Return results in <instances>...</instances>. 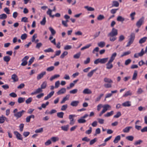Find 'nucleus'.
<instances>
[{"instance_id":"obj_52","label":"nucleus","mask_w":147,"mask_h":147,"mask_svg":"<svg viewBox=\"0 0 147 147\" xmlns=\"http://www.w3.org/2000/svg\"><path fill=\"white\" fill-rule=\"evenodd\" d=\"M44 51L45 53L47 52H54L53 50L51 48H50L47 49L45 50Z\"/></svg>"},{"instance_id":"obj_17","label":"nucleus","mask_w":147,"mask_h":147,"mask_svg":"<svg viewBox=\"0 0 147 147\" xmlns=\"http://www.w3.org/2000/svg\"><path fill=\"white\" fill-rule=\"evenodd\" d=\"M35 116L34 115H30L27 116L26 118V122L28 123L30 121V119L32 118L34 119V118Z\"/></svg>"},{"instance_id":"obj_5","label":"nucleus","mask_w":147,"mask_h":147,"mask_svg":"<svg viewBox=\"0 0 147 147\" xmlns=\"http://www.w3.org/2000/svg\"><path fill=\"white\" fill-rule=\"evenodd\" d=\"M29 58V57L27 56H25L22 60V63L21 65L22 66H25L28 63L27 60Z\"/></svg>"},{"instance_id":"obj_50","label":"nucleus","mask_w":147,"mask_h":147,"mask_svg":"<svg viewBox=\"0 0 147 147\" xmlns=\"http://www.w3.org/2000/svg\"><path fill=\"white\" fill-rule=\"evenodd\" d=\"M105 18L104 16L103 15H100L97 18V19L98 20H101Z\"/></svg>"},{"instance_id":"obj_8","label":"nucleus","mask_w":147,"mask_h":147,"mask_svg":"<svg viewBox=\"0 0 147 147\" xmlns=\"http://www.w3.org/2000/svg\"><path fill=\"white\" fill-rule=\"evenodd\" d=\"M25 111L22 110L21 111L18 112L14 114V116L17 118H20L25 112Z\"/></svg>"},{"instance_id":"obj_39","label":"nucleus","mask_w":147,"mask_h":147,"mask_svg":"<svg viewBox=\"0 0 147 147\" xmlns=\"http://www.w3.org/2000/svg\"><path fill=\"white\" fill-rule=\"evenodd\" d=\"M131 52L130 51H127L123 53V54L121 56V57H123L124 56L128 55L130 54Z\"/></svg>"},{"instance_id":"obj_19","label":"nucleus","mask_w":147,"mask_h":147,"mask_svg":"<svg viewBox=\"0 0 147 147\" xmlns=\"http://www.w3.org/2000/svg\"><path fill=\"white\" fill-rule=\"evenodd\" d=\"M69 127V125H64L61 126V128L63 130L66 131L68 130Z\"/></svg>"},{"instance_id":"obj_31","label":"nucleus","mask_w":147,"mask_h":147,"mask_svg":"<svg viewBox=\"0 0 147 147\" xmlns=\"http://www.w3.org/2000/svg\"><path fill=\"white\" fill-rule=\"evenodd\" d=\"M105 45V43L104 42L102 41L98 43V45L99 47L101 48L104 47Z\"/></svg>"},{"instance_id":"obj_42","label":"nucleus","mask_w":147,"mask_h":147,"mask_svg":"<svg viewBox=\"0 0 147 147\" xmlns=\"http://www.w3.org/2000/svg\"><path fill=\"white\" fill-rule=\"evenodd\" d=\"M49 29L51 33V34L52 35H54L55 34L56 31L53 28L51 27H50L49 28Z\"/></svg>"},{"instance_id":"obj_30","label":"nucleus","mask_w":147,"mask_h":147,"mask_svg":"<svg viewBox=\"0 0 147 147\" xmlns=\"http://www.w3.org/2000/svg\"><path fill=\"white\" fill-rule=\"evenodd\" d=\"M84 8L87 9V10L89 11H93L94 10V9L93 8L91 7H89L88 6H85L84 7Z\"/></svg>"},{"instance_id":"obj_40","label":"nucleus","mask_w":147,"mask_h":147,"mask_svg":"<svg viewBox=\"0 0 147 147\" xmlns=\"http://www.w3.org/2000/svg\"><path fill=\"white\" fill-rule=\"evenodd\" d=\"M132 94L131 92L129 90L127 91L123 95V96L124 97H126L129 95L131 96Z\"/></svg>"},{"instance_id":"obj_13","label":"nucleus","mask_w":147,"mask_h":147,"mask_svg":"<svg viewBox=\"0 0 147 147\" xmlns=\"http://www.w3.org/2000/svg\"><path fill=\"white\" fill-rule=\"evenodd\" d=\"M66 90L65 88H62L57 92L58 95L64 94L66 92Z\"/></svg>"},{"instance_id":"obj_21","label":"nucleus","mask_w":147,"mask_h":147,"mask_svg":"<svg viewBox=\"0 0 147 147\" xmlns=\"http://www.w3.org/2000/svg\"><path fill=\"white\" fill-rule=\"evenodd\" d=\"M92 92L91 90L88 88L85 89L83 91V93L84 94H90L92 93Z\"/></svg>"},{"instance_id":"obj_60","label":"nucleus","mask_w":147,"mask_h":147,"mask_svg":"<svg viewBox=\"0 0 147 147\" xmlns=\"http://www.w3.org/2000/svg\"><path fill=\"white\" fill-rule=\"evenodd\" d=\"M104 95V94H100V95L95 100V101L97 102L99 101L101 98V97L103 96Z\"/></svg>"},{"instance_id":"obj_20","label":"nucleus","mask_w":147,"mask_h":147,"mask_svg":"<svg viewBox=\"0 0 147 147\" xmlns=\"http://www.w3.org/2000/svg\"><path fill=\"white\" fill-rule=\"evenodd\" d=\"M5 119H7V118L3 115H2L1 116H0V123H3Z\"/></svg>"},{"instance_id":"obj_62","label":"nucleus","mask_w":147,"mask_h":147,"mask_svg":"<svg viewBox=\"0 0 147 147\" xmlns=\"http://www.w3.org/2000/svg\"><path fill=\"white\" fill-rule=\"evenodd\" d=\"M100 130L99 128L96 129L95 130L94 136H96L97 134H100Z\"/></svg>"},{"instance_id":"obj_37","label":"nucleus","mask_w":147,"mask_h":147,"mask_svg":"<svg viewBox=\"0 0 147 147\" xmlns=\"http://www.w3.org/2000/svg\"><path fill=\"white\" fill-rule=\"evenodd\" d=\"M78 122L80 123H84L86 122V120L81 117L80 119L78 120Z\"/></svg>"},{"instance_id":"obj_27","label":"nucleus","mask_w":147,"mask_h":147,"mask_svg":"<svg viewBox=\"0 0 147 147\" xmlns=\"http://www.w3.org/2000/svg\"><path fill=\"white\" fill-rule=\"evenodd\" d=\"M121 139V137L120 136H117L115 138L113 141V142L115 143H117Z\"/></svg>"},{"instance_id":"obj_14","label":"nucleus","mask_w":147,"mask_h":147,"mask_svg":"<svg viewBox=\"0 0 147 147\" xmlns=\"http://www.w3.org/2000/svg\"><path fill=\"white\" fill-rule=\"evenodd\" d=\"M46 72L45 71H43L41 72L40 74H38L37 76V79L39 80L42 78L43 76L46 74Z\"/></svg>"},{"instance_id":"obj_58","label":"nucleus","mask_w":147,"mask_h":147,"mask_svg":"<svg viewBox=\"0 0 147 147\" xmlns=\"http://www.w3.org/2000/svg\"><path fill=\"white\" fill-rule=\"evenodd\" d=\"M34 57H32V58L30 59L28 63V65H30L32 63V62L34 61Z\"/></svg>"},{"instance_id":"obj_3","label":"nucleus","mask_w":147,"mask_h":147,"mask_svg":"<svg viewBox=\"0 0 147 147\" xmlns=\"http://www.w3.org/2000/svg\"><path fill=\"white\" fill-rule=\"evenodd\" d=\"M52 11L50 9H49L48 10L47 12V14L50 16V17L53 18L54 16H55L57 17H59L61 16L60 13H56L55 15H52Z\"/></svg>"},{"instance_id":"obj_63","label":"nucleus","mask_w":147,"mask_h":147,"mask_svg":"<svg viewBox=\"0 0 147 147\" xmlns=\"http://www.w3.org/2000/svg\"><path fill=\"white\" fill-rule=\"evenodd\" d=\"M37 37V34H35L33 36L32 39V42H34L35 39Z\"/></svg>"},{"instance_id":"obj_9","label":"nucleus","mask_w":147,"mask_h":147,"mask_svg":"<svg viewBox=\"0 0 147 147\" xmlns=\"http://www.w3.org/2000/svg\"><path fill=\"white\" fill-rule=\"evenodd\" d=\"M14 134L16 136V138L19 140H22V135L18 131H15L14 132Z\"/></svg>"},{"instance_id":"obj_22","label":"nucleus","mask_w":147,"mask_h":147,"mask_svg":"<svg viewBox=\"0 0 147 147\" xmlns=\"http://www.w3.org/2000/svg\"><path fill=\"white\" fill-rule=\"evenodd\" d=\"M147 40V37H144L140 40L139 42L140 44H141L144 43Z\"/></svg>"},{"instance_id":"obj_10","label":"nucleus","mask_w":147,"mask_h":147,"mask_svg":"<svg viewBox=\"0 0 147 147\" xmlns=\"http://www.w3.org/2000/svg\"><path fill=\"white\" fill-rule=\"evenodd\" d=\"M112 62L109 61L106 64V68L108 69H110L113 68V65L111 63Z\"/></svg>"},{"instance_id":"obj_24","label":"nucleus","mask_w":147,"mask_h":147,"mask_svg":"<svg viewBox=\"0 0 147 147\" xmlns=\"http://www.w3.org/2000/svg\"><path fill=\"white\" fill-rule=\"evenodd\" d=\"M119 5L118 2L117 1H114L112 2V7H118Z\"/></svg>"},{"instance_id":"obj_18","label":"nucleus","mask_w":147,"mask_h":147,"mask_svg":"<svg viewBox=\"0 0 147 147\" xmlns=\"http://www.w3.org/2000/svg\"><path fill=\"white\" fill-rule=\"evenodd\" d=\"M117 55V53L116 52L114 53H113L109 61L112 62H113V60L115 59V58L116 57Z\"/></svg>"},{"instance_id":"obj_6","label":"nucleus","mask_w":147,"mask_h":147,"mask_svg":"<svg viewBox=\"0 0 147 147\" xmlns=\"http://www.w3.org/2000/svg\"><path fill=\"white\" fill-rule=\"evenodd\" d=\"M76 116L74 115H69V118L70 120L69 124L70 125H73L75 121H74L73 117Z\"/></svg>"},{"instance_id":"obj_29","label":"nucleus","mask_w":147,"mask_h":147,"mask_svg":"<svg viewBox=\"0 0 147 147\" xmlns=\"http://www.w3.org/2000/svg\"><path fill=\"white\" fill-rule=\"evenodd\" d=\"M11 59L10 57L8 56H6L4 57L3 58V60L6 62L9 61Z\"/></svg>"},{"instance_id":"obj_56","label":"nucleus","mask_w":147,"mask_h":147,"mask_svg":"<svg viewBox=\"0 0 147 147\" xmlns=\"http://www.w3.org/2000/svg\"><path fill=\"white\" fill-rule=\"evenodd\" d=\"M143 141L142 140H139L135 142L134 143V144L136 145H139Z\"/></svg>"},{"instance_id":"obj_26","label":"nucleus","mask_w":147,"mask_h":147,"mask_svg":"<svg viewBox=\"0 0 147 147\" xmlns=\"http://www.w3.org/2000/svg\"><path fill=\"white\" fill-rule=\"evenodd\" d=\"M132 128V127L131 126L126 127L123 129V131L124 133H128L130 129Z\"/></svg>"},{"instance_id":"obj_1","label":"nucleus","mask_w":147,"mask_h":147,"mask_svg":"<svg viewBox=\"0 0 147 147\" xmlns=\"http://www.w3.org/2000/svg\"><path fill=\"white\" fill-rule=\"evenodd\" d=\"M117 34V30L113 28H112L111 32L108 34L107 36L109 37V40L110 41L113 42L117 38L115 36Z\"/></svg>"},{"instance_id":"obj_28","label":"nucleus","mask_w":147,"mask_h":147,"mask_svg":"<svg viewBox=\"0 0 147 147\" xmlns=\"http://www.w3.org/2000/svg\"><path fill=\"white\" fill-rule=\"evenodd\" d=\"M138 75V71L136 70H135L132 78V80H135L136 79V77Z\"/></svg>"},{"instance_id":"obj_25","label":"nucleus","mask_w":147,"mask_h":147,"mask_svg":"<svg viewBox=\"0 0 147 147\" xmlns=\"http://www.w3.org/2000/svg\"><path fill=\"white\" fill-rule=\"evenodd\" d=\"M108 59V57L102 59H100V63L102 64L105 63L107 61Z\"/></svg>"},{"instance_id":"obj_61","label":"nucleus","mask_w":147,"mask_h":147,"mask_svg":"<svg viewBox=\"0 0 147 147\" xmlns=\"http://www.w3.org/2000/svg\"><path fill=\"white\" fill-rule=\"evenodd\" d=\"M121 114L120 112H117V114L114 116V117L115 118H118L121 115Z\"/></svg>"},{"instance_id":"obj_48","label":"nucleus","mask_w":147,"mask_h":147,"mask_svg":"<svg viewBox=\"0 0 147 147\" xmlns=\"http://www.w3.org/2000/svg\"><path fill=\"white\" fill-rule=\"evenodd\" d=\"M91 46V45L90 44H88L86 45L84 47L82 48H81V51H82L86 49H88Z\"/></svg>"},{"instance_id":"obj_33","label":"nucleus","mask_w":147,"mask_h":147,"mask_svg":"<svg viewBox=\"0 0 147 147\" xmlns=\"http://www.w3.org/2000/svg\"><path fill=\"white\" fill-rule=\"evenodd\" d=\"M113 113L114 111H111V112H108L106 114H105L104 115V116L105 117H109L113 115Z\"/></svg>"},{"instance_id":"obj_51","label":"nucleus","mask_w":147,"mask_h":147,"mask_svg":"<svg viewBox=\"0 0 147 147\" xmlns=\"http://www.w3.org/2000/svg\"><path fill=\"white\" fill-rule=\"evenodd\" d=\"M97 138H95L94 139L92 140L90 142V144L91 145H92L97 141Z\"/></svg>"},{"instance_id":"obj_16","label":"nucleus","mask_w":147,"mask_h":147,"mask_svg":"<svg viewBox=\"0 0 147 147\" xmlns=\"http://www.w3.org/2000/svg\"><path fill=\"white\" fill-rule=\"evenodd\" d=\"M122 105L125 107H129L131 106V102L129 101H127L122 104Z\"/></svg>"},{"instance_id":"obj_64","label":"nucleus","mask_w":147,"mask_h":147,"mask_svg":"<svg viewBox=\"0 0 147 147\" xmlns=\"http://www.w3.org/2000/svg\"><path fill=\"white\" fill-rule=\"evenodd\" d=\"M125 39L124 36L122 35H120L119 37V42H121L123 41Z\"/></svg>"},{"instance_id":"obj_49","label":"nucleus","mask_w":147,"mask_h":147,"mask_svg":"<svg viewBox=\"0 0 147 147\" xmlns=\"http://www.w3.org/2000/svg\"><path fill=\"white\" fill-rule=\"evenodd\" d=\"M78 89H75L72 90H70L69 92L71 94H75L77 93L78 92Z\"/></svg>"},{"instance_id":"obj_36","label":"nucleus","mask_w":147,"mask_h":147,"mask_svg":"<svg viewBox=\"0 0 147 147\" xmlns=\"http://www.w3.org/2000/svg\"><path fill=\"white\" fill-rule=\"evenodd\" d=\"M25 100V98H24L19 97L18 98V103H20L23 102Z\"/></svg>"},{"instance_id":"obj_38","label":"nucleus","mask_w":147,"mask_h":147,"mask_svg":"<svg viewBox=\"0 0 147 147\" xmlns=\"http://www.w3.org/2000/svg\"><path fill=\"white\" fill-rule=\"evenodd\" d=\"M60 77V75L59 74H56L55 75L53 76H52L50 78V80L51 81H52L53 80H54V79Z\"/></svg>"},{"instance_id":"obj_7","label":"nucleus","mask_w":147,"mask_h":147,"mask_svg":"<svg viewBox=\"0 0 147 147\" xmlns=\"http://www.w3.org/2000/svg\"><path fill=\"white\" fill-rule=\"evenodd\" d=\"M103 109L102 110L104 113H105L109 109H110L111 107L108 104H106L103 105L102 106Z\"/></svg>"},{"instance_id":"obj_4","label":"nucleus","mask_w":147,"mask_h":147,"mask_svg":"<svg viewBox=\"0 0 147 147\" xmlns=\"http://www.w3.org/2000/svg\"><path fill=\"white\" fill-rule=\"evenodd\" d=\"M144 17H142L137 22L136 25L138 28H140L142 24L144 22Z\"/></svg>"},{"instance_id":"obj_11","label":"nucleus","mask_w":147,"mask_h":147,"mask_svg":"<svg viewBox=\"0 0 147 147\" xmlns=\"http://www.w3.org/2000/svg\"><path fill=\"white\" fill-rule=\"evenodd\" d=\"M79 103L78 100H75L72 101L70 103V105L73 107H77Z\"/></svg>"},{"instance_id":"obj_44","label":"nucleus","mask_w":147,"mask_h":147,"mask_svg":"<svg viewBox=\"0 0 147 147\" xmlns=\"http://www.w3.org/2000/svg\"><path fill=\"white\" fill-rule=\"evenodd\" d=\"M7 18V15L4 13L0 15V19H4Z\"/></svg>"},{"instance_id":"obj_23","label":"nucleus","mask_w":147,"mask_h":147,"mask_svg":"<svg viewBox=\"0 0 147 147\" xmlns=\"http://www.w3.org/2000/svg\"><path fill=\"white\" fill-rule=\"evenodd\" d=\"M97 70V69L96 68L94 69L92 71H91L90 72H89L88 74H87V76L89 77H91L92 76L93 73L94 72H95L96 70Z\"/></svg>"},{"instance_id":"obj_12","label":"nucleus","mask_w":147,"mask_h":147,"mask_svg":"<svg viewBox=\"0 0 147 147\" xmlns=\"http://www.w3.org/2000/svg\"><path fill=\"white\" fill-rule=\"evenodd\" d=\"M54 93V91H51L47 95V96L45 97L44 99V100H48L49 98L51 97L53 95Z\"/></svg>"},{"instance_id":"obj_43","label":"nucleus","mask_w":147,"mask_h":147,"mask_svg":"<svg viewBox=\"0 0 147 147\" xmlns=\"http://www.w3.org/2000/svg\"><path fill=\"white\" fill-rule=\"evenodd\" d=\"M67 54L68 52L67 51H64L61 54L60 56V58L61 59H63L64 58L65 56L67 55Z\"/></svg>"},{"instance_id":"obj_34","label":"nucleus","mask_w":147,"mask_h":147,"mask_svg":"<svg viewBox=\"0 0 147 147\" xmlns=\"http://www.w3.org/2000/svg\"><path fill=\"white\" fill-rule=\"evenodd\" d=\"M64 114L63 112H58L57 113V116L59 118H62L63 117Z\"/></svg>"},{"instance_id":"obj_32","label":"nucleus","mask_w":147,"mask_h":147,"mask_svg":"<svg viewBox=\"0 0 147 147\" xmlns=\"http://www.w3.org/2000/svg\"><path fill=\"white\" fill-rule=\"evenodd\" d=\"M47 86V82L46 81H44L42 83L41 85L40 88L42 89H45Z\"/></svg>"},{"instance_id":"obj_59","label":"nucleus","mask_w":147,"mask_h":147,"mask_svg":"<svg viewBox=\"0 0 147 147\" xmlns=\"http://www.w3.org/2000/svg\"><path fill=\"white\" fill-rule=\"evenodd\" d=\"M21 21L22 22H28V19L26 17H24L22 18Z\"/></svg>"},{"instance_id":"obj_35","label":"nucleus","mask_w":147,"mask_h":147,"mask_svg":"<svg viewBox=\"0 0 147 147\" xmlns=\"http://www.w3.org/2000/svg\"><path fill=\"white\" fill-rule=\"evenodd\" d=\"M117 21H118L121 22H123L125 20L124 18L121 16H118L117 17Z\"/></svg>"},{"instance_id":"obj_15","label":"nucleus","mask_w":147,"mask_h":147,"mask_svg":"<svg viewBox=\"0 0 147 147\" xmlns=\"http://www.w3.org/2000/svg\"><path fill=\"white\" fill-rule=\"evenodd\" d=\"M11 78L13 80V82H17L18 80V78L17 76L15 74L12 75Z\"/></svg>"},{"instance_id":"obj_45","label":"nucleus","mask_w":147,"mask_h":147,"mask_svg":"<svg viewBox=\"0 0 147 147\" xmlns=\"http://www.w3.org/2000/svg\"><path fill=\"white\" fill-rule=\"evenodd\" d=\"M81 52H79V53H77L74 56V58L75 59H78L80 57L81 55Z\"/></svg>"},{"instance_id":"obj_41","label":"nucleus","mask_w":147,"mask_h":147,"mask_svg":"<svg viewBox=\"0 0 147 147\" xmlns=\"http://www.w3.org/2000/svg\"><path fill=\"white\" fill-rule=\"evenodd\" d=\"M104 81L106 82H108L109 83H112L113 82V81L111 79L107 78H104Z\"/></svg>"},{"instance_id":"obj_47","label":"nucleus","mask_w":147,"mask_h":147,"mask_svg":"<svg viewBox=\"0 0 147 147\" xmlns=\"http://www.w3.org/2000/svg\"><path fill=\"white\" fill-rule=\"evenodd\" d=\"M126 139L130 141H132L134 139V137L133 136H127L126 137Z\"/></svg>"},{"instance_id":"obj_54","label":"nucleus","mask_w":147,"mask_h":147,"mask_svg":"<svg viewBox=\"0 0 147 147\" xmlns=\"http://www.w3.org/2000/svg\"><path fill=\"white\" fill-rule=\"evenodd\" d=\"M32 97H30L26 100V103L27 104H29L32 102Z\"/></svg>"},{"instance_id":"obj_57","label":"nucleus","mask_w":147,"mask_h":147,"mask_svg":"<svg viewBox=\"0 0 147 147\" xmlns=\"http://www.w3.org/2000/svg\"><path fill=\"white\" fill-rule=\"evenodd\" d=\"M43 131V128H40L38 129H36L35 132L36 133H42Z\"/></svg>"},{"instance_id":"obj_2","label":"nucleus","mask_w":147,"mask_h":147,"mask_svg":"<svg viewBox=\"0 0 147 147\" xmlns=\"http://www.w3.org/2000/svg\"><path fill=\"white\" fill-rule=\"evenodd\" d=\"M135 34L131 33L129 36V41L128 42L126 47H129L133 42L135 38Z\"/></svg>"},{"instance_id":"obj_55","label":"nucleus","mask_w":147,"mask_h":147,"mask_svg":"<svg viewBox=\"0 0 147 147\" xmlns=\"http://www.w3.org/2000/svg\"><path fill=\"white\" fill-rule=\"evenodd\" d=\"M68 107L67 104H65L63 105L61 107V111H65L66 110Z\"/></svg>"},{"instance_id":"obj_53","label":"nucleus","mask_w":147,"mask_h":147,"mask_svg":"<svg viewBox=\"0 0 147 147\" xmlns=\"http://www.w3.org/2000/svg\"><path fill=\"white\" fill-rule=\"evenodd\" d=\"M27 36V34L24 33L23 34H22L21 36V38L22 40H24L26 39Z\"/></svg>"},{"instance_id":"obj_46","label":"nucleus","mask_w":147,"mask_h":147,"mask_svg":"<svg viewBox=\"0 0 147 147\" xmlns=\"http://www.w3.org/2000/svg\"><path fill=\"white\" fill-rule=\"evenodd\" d=\"M46 22V17L45 16L43 18L42 21L40 22V24L41 25H45Z\"/></svg>"}]
</instances>
